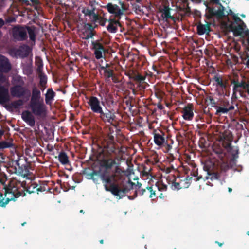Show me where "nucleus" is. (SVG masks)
Returning a JSON list of instances; mask_svg holds the SVG:
<instances>
[{
	"mask_svg": "<svg viewBox=\"0 0 249 249\" xmlns=\"http://www.w3.org/2000/svg\"><path fill=\"white\" fill-rule=\"evenodd\" d=\"M116 169L114 174L109 175L107 172H104L101 175V178L104 183L106 191L110 192L115 196L121 199L131 189L135 191L142 189V184L137 182V184L132 182L129 178L120 174Z\"/></svg>",
	"mask_w": 249,
	"mask_h": 249,
	"instance_id": "1",
	"label": "nucleus"
},
{
	"mask_svg": "<svg viewBox=\"0 0 249 249\" xmlns=\"http://www.w3.org/2000/svg\"><path fill=\"white\" fill-rule=\"evenodd\" d=\"M25 183L13 178L10 180L7 186H4V197L0 200V206L5 207L12 200L15 201L16 199L22 195L24 191Z\"/></svg>",
	"mask_w": 249,
	"mask_h": 249,
	"instance_id": "2",
	"label": "nucleus"
},
{
	"mask_svg": "<svg viewBox=\"0 0 249 249\" xmlns=\"http://www.w3.org/2000/svg\"><path fill=\"white\" fill-rule=\"evenodd\" d=\"M120 7L118 5L112 3H108L107 5L102 6V7L106 9L110 14L113 15V18L121 19L124 13L128 10V6L124 2L121 1L119 2Z\"/></svg>",
	"mask_w": 249,
	"mask_h": 249,
	"instance_id": "3",
	"label": "nucleus"
},
{
	"mask_svg": "<svg viewBox=\"0 0 249 249\" xmlns=\"http://www.w3.org/2000/svg\"><path fill=\"white\" fill-rule=\"evenodd\" d=\"M12 34L13 38L17 41H25L28 38L25 25L14 26L12 29Z\"/></svg>",
	"mask_w": 249,
	"mask_h": 249,
	"instance_id": "4",
	"label": "nucleus"
},
{
	"mask_svg": "<svg viewBox=\"0 0 249 249\" xmlns=\"http://www.w3.org/2000/svg\"><path fill=\"white\" fill-rule=\"evenodd\" d=\"M100 119L105 123H108L116 126L117 124V118L114 111L106 109L105 111L102 110L99 113Z\"/></svg>",
	"mask_w": 249,
	"mask_h": 249,
	"instance_id": "5",
	"label": "nucleus"
},
{
	"mask_svg": "<svg viewBox=\"0 0 249 249\" xmlns=\"http://www.w3.org/2000/svg\"><path fill=\"white\" fill-rule=\"evenodd\" d=\"M221 103L222 107L219 106L217 107V110L215 112L216 115L227 113L229 111L234 110L235 106H238V104L236 103V99L233 100L231 99V102L227 99H224L222 101Z\"/></svg>",
	"mask_w": 249,
	"mask_h": 249,
	"instance_id": "6",
	"label": "nucleus"
},
{
	"mask_svg": "<svg viewBox=\"0 0 249 249\" xmlns=\"http://www.w3.org/2000/svg\"><path fill=\"white\" fill-rule=\"evenodd\" d=\"M30 107L32 112L36 116H41L46 114V106L44 101L30 102Z\"/></svg>",
	"mask_w": 249,
	"mask_h": 249,
	"instance_id": "7",
	"label": "nucleus"
},
{
	"mask_svg": "<svg viewBox=\"0 0 249 249\" xmlns=\"http://www.w3.org/2000/svg\"><path fill=\"white\" fill-rule=\"evenodd\" d=\"M10 93L12 97L21 98L26 95H30V91L22 85H13L10 88Z\"/></svg>",
	"mask_w": 249,
	"mask_h": 249,
	"instance_id": "8",
	"label": "nucleus"
},
{
	"mask_svg": "<svg viewBox=\"0 0 249 249\" xmlns=\"http://www.w3.org/2000/svg\"><path fill=\"white\" fill-rule=\"evenodd\" d=\"M115 138L112 132L108 133L104 138V147L111 154L116 152Z\"/></svg>",
	"mask_w": 249,
	"mask_h": 249,
	"instance_id": "9",
	"label": "nucleus"
},
{
	"mask_svg": "<svg viewBox=\"0 0 249 249\" xmlns=\"http://www.w3.org/2000/svg\"><path fill=\"white\" fill-rule=\"evenodd\" d=\"M211 2L219 5V8L217 11L213 7H207L208 12L211 16H216L220 18L226 16L224 12L225 8L220 2L219 0H211Z\"/></svg>",
	"mask_w": 249,
	"mask_h": 249,
	"instance_id": "10",
	"label": "nucleus"
},
{
	"mask_svg": "<svg viewBox=\"0 0 249 249\" xmlns=\"http://www.w3.org/2000/svg\"><path fill=\"white\" fill-rule=\"evenodd\" d=\"M92 49L94 51V54L97 59H100L103 57V53L107 52V50L104 47L103 44L99 40L91 42Z\"/></svg>",
	"mask_w": 249,
	"mask_h": 249,
	"instance_id": "11",
	"label": "nucleus"
},
{
	"mask_svg": "<svg viewBox=\"0 0 249 249\" xmlns=\"http://www.w3.org/2000/svg\"><path fill=\"white\" fill-rule=\"evenodd\" d=\"M156 191L153 190L152 186H147L146 188L139 189V190L135 191L134 194L133 196H129L130 199V197H132V199H134L138 196H148L149 198L153 199L156 197Z\"/></svg>",
	"mask_w": 249,
	"mask_h": 249,
	"instance_id": "12",
	"label": "nucleus"
},
{
	"mask_svg": "<svg viewBox=\"0 0 249 249\" xmlns=\"http://www.w3.org/2000/svg\"><path fill=\"white\" fill-rule=\"evenodd\" d=\"M12 64L6 56L0 54V72L9 73L12 70Z\"/></svg>",
	"mask_w": 249,
	"mask_h": 249,
	"instance_id": "13",
	"label": "nucleus"
},
{
	"mask_svg": "<svg viewBox=\"0 0 249 249\" xmlns=\"http://www.w3.org/2000/svg\"><path fill=\"white\" fill-rule=\"evenodd\" d=\"M88 104L90 106L91 110L94 113L99 114L103 109L100 100L95 96H92L90 97Z\"/></svg>",
	"mask_w": 249,
	"mask_h": 249,
	"instance_id": "14",
	"label": "nucleus"
},
{
	"mask_svg": "<svg viewBox=\"0 0 249 249\" xmlns=\"http://www.w3.org/2000/svg\"><path fill=\"white\" fill-rule=\"evenodd\" d=\"M120 19H117L116 18H113L110 16L107 19L108 25L107 26V30L111 33H116L118 31V27H121V24L119 21Z\"/></svg>",
	"mask_w": 249,
	"mask_h": 249,
	"instance_id": "15",
	"label": "nucleus"
},
{
	"mask_svg": "<svg viewBox=\"0 0 249 249\" xmlns=\"http://www.w3.org/2000/svg\"><path fill=\"white\" fill-rule=\"evenodd\" d=\"M193 110L194 107L193 104H188L183 108L181 111L183 118L185 120H192L194 116Z\"/></svg>",
	"mask_w": 249,
	"mask_h": 249,
	"instance_id": "16",
	"label": "nucleus"
},
{
	"mask_svg": "<svg viewBox=\"0 0 249 249\" xmlns=\"http://www.w3.org/2000/svg\"><path fill=\"white\" fill-rule=\"evenodd\" d=\"M4 130L0 129V140H1L2 136L4 134ZM15 148V146L13 143V140L11 139L8 141H0V150H4L8 148Z\"/></svg>",
	"mask_w": 249,
	"mask_h": 249,
	"instance_id": "17",
	"label": "nucleus"
},
{
	"mask_svg": "<svg viewBox=\"0 0 249 249\" xmlns=\"http://www.w3.org/2000/svg\"><path fill=\"white\" fill-rule=\"evenodd\" d=\"M21 118L31 127L35 126L36 123L35 118L30 111L28 110L23 111L21 114Z\"/></svg>",
	"mask_w": 249,
	"mask_h": 249,
	"instance_id": "18",
	"label": "nucleus"
},
{
	"mask_svg": "<svg viewBox=\"0 0 249 249\" xmlns=\"http://www.w3.org/2000/svg\"><path fill=\"white\" fill-rule=\"evenodd\" d=\"M10 100L9 90L7 87L0 85V104H3Z\"/></svg>",
	"mask_w": 249,
	"mask_h": 249,
	"instance_id": "19",
	"label": "nucleus"
},
{
	"mask_svg": "<svg viewBox=\"0 0 249 249\" xmlns=\"http://www.w3.org/2000/svg\"><path fill=\"white\" fill-rule=\"evenodd\" d=\"M31 52L32 49L30 46L26 44L20 46L16 51L17 54L21 58L27 57Z\"/></svg>",
	"mask_w": 249,
	"mask_h": 249,
	"instance_id": "20",
	"label": "nucleus"
},
{
	"mask_svg": "<svg viewBox=\"0 0 249 249\" xmlns=\"http://www.w3.org/2000/svg\"><path fill=\"white\" fill-rule=\"evenodd\" d=\"M167 179L172 182L171 187L173 190H179L182 188V185H181L184 180H180L179 178H176L175 176L171 175L169 176L167 178Z\"/></svg>",
	"mask_w": 249,
	"mask_h": 249,
	"instance_id": "21",
	"label": "nucleus"
},
{
	"mask_svg": "<svg viewBox=\"0 0 249 249\" xmlns=\"http://www.w3.org/2000/svg\"><path fill=\"white\" fill-rule=\"evenodd\" d=\"M227 152L231 155V162L236 165L237 159L239 158V148L238 146L232 145L228 149Z\"/></svg>",
	"mask_w": 249,
	"mask_h": 249,
	"instance_id": "22",
	"label": "nucleus"
},
{
	"mask_svg": "<svg viewBox=\"0 0 249 249\" xmlns=\"http://www.w3.org/2000/svg\"><path fill=\"white\" fill-rule=\"evenodd\" d=\"M245 28L243 24L235 25L233 23H231L229 26V28L233 32L235 36H241Z\"/></svg>",
	"mask_w": 249,
	"mask_h": 249,
	"instance_id": "23",
	"label": "nucleus"
},
{
	"mask_svg": "<svg viewBox=\"0 0 249 249\" xmlns=\"http://www.w3.org/2000/svg\"><path fill=\"white\" fill-rule=\"evenodd\" d=\"M43 101V99L41 98V92L40 90L34 85L32 89V95L30 102Z\"/></svg>",
	"mask_w": 249,
	"mask_h": 249,
	"instance_id": "24",
	"label": "nucleus"
},
{
	"mask_svg": "<svg viewBox=\"0 0 249 249\" xmlns=\"http://www.w3.org/2000/svg\"><path fill=\"white\" fill-rule=\"evenodd\" d=\"M96 1L95 0H89V5L87 7H83L82 9V13L84 15H91L96 11Z\"/></svg>",
	"mask_w": 249,
	"mask_h": 249,
	"instance_id": "25",
	"label": "nucleus"
},
{
	"mask_svg": "<svg viewBox=\"0 0 249 249\" xmlns=\"http://www.w3.org/2000/svg\"><path fill=\"white\" fill-rule=\"evenodd\" d=\"M213 81L215 82L214 85L217 87L221 89H226L227 87V82L226 80L224 81L222 77L217 74L215 75L213 78Z\"/></svg>",
	"mask_w": 249,
	"mask_h": 249,
	"instance_id": "26",
	"label": "nucleus"
},
{
	"mask_svg": "<svg viewBox=\"0 0 249 249\" xmlns=\"http://www.w3.org/2000/svg\"><path fill=\"white\" fill-rule=\"evenodd\" d=\"M19 160V159L15 161V164L18 167V172L19 174L25 177V176H27L29 175V166L27 165H22L20 166Z\"/></svg>",
	"mask_w": 249,
	"mask_h": 249,
	"instance_id": "27",
	"label": "nucleus"
},
{
	"mask_svg": "<svg viewBox=\"0 0 249 249\" xmlns=\"http://www.w3.org/2000/svg\"><path fill=\"white\" fill-rule=\"evenodd\" d=\"M211 23L207 22L206 24L200 23L197 26V32L199 35H202L204 34H208L211 31Z\"/></svg>",
	"mask_w": 249,
	"mask_h": 249,
	"instance_id": "28",
	"label": "nucleus"
},
{
	"mask_svg": "<svg viewBox=\"0 0 249 249\" xmlns=\"http://www.w3.org/2000/svg\"><path fill=\"white\" fill-rule=\"evenodd\" d=\"M156 130H154L153 132L154 140L155 144L158 146L162 145L165 142V138L164 137V133L161 132L162 134L157 133Z\"/></svg>",
	"mask_w": 249,
	"mask_h": 249,
	"instance_id": "29",
	"label": "nucleus"
},
{
	"mask_svg": "<svg viewBox=\"0 0 249 249\" xmlns=\"http://www.w3.org/2000/svg\"><path fill=\"white\" fill-rule=\"evenodd\" d=\"M132 79L139 83V87L140 89H144L145 86L143 84H145V77L141 75L139 73H136L134 72L133 73V76H132Z\"/></svg>",
	"mask_w": 249,
	"mask_h": 249,
	"instance_id": "30",
	"label": "nucleus"
},
{
	"mask_svg": "<svg viewBox=\"0 0 249 249\" xmlns=\"http://www.w3.org/2000/svg\"><path fill=\"white\" fill-rule=\"evenodd\" d=\"M27 33L29 34L30 39L32 41H35L36 37V27L35 26H26Z\"/></svg>",
	"mask_w": 249,
	"mask_h": 249,
	"instance_id": "31",
	"label": "nucleus"
},
{
	"mask_svg": "<svg viewBox=\"0 0 249 249\" xmlns=\"http://www.w3.org/2000/svg\"><path fill=\"white\" fill-rule=\"evenodd\" d=\"M205 102L207 106L211 105L212 107L216 109V110H217V107H219L217 105L218 101L216 100L212 95L207 96L205 99Z\"/></svg>",
	"mask_w": 249,
	"mask_h": 249,
	"instance_id": "32",
	"label": "nucleus"
},
{
	"mask_svg": "<svg viewBox=\"0 0 249 249\" xmlns=\"http://www.w3.org/2000/svg\"><path fill=\"white\" fill-rule=\"evenodd\" d=\"M55 93L53 91L52 89H48L45 94V102L47 105H50L52 101L54 100Z\"/></svg>",
	"mask_w": 249,
	"mask_h": 249,
	"instance_id": "33",
	"label": "nucleus"
},
{
	"mask_svg": "<svg viewBox=\"0 0 249 249\" xmlns=\"http://www.w3.org/2000/svg\"><path fill=\"white\" fill-rule=\"evenodd\" d=\"M116 164L115 160L112 159L104 160L102 162V166L107 170L110 169Z\"/></svg>",
	"mask_w": 249,
	"mask_h": 249,
	"instance_id": "34",
	"label": "nucleus"
},
{
	"mask_svg": "<svg viewBox=\"0 0 249 249\" xmlns=\"http://www.w3.org/2000/svg\"><path fill=\"white\" fill-rule=\"evenodd\" d=\"M58 160L63 165H66L69 163L68 156L64 151H62L59 153L58 155Z\"/></svg>",
	"mask_w": 249,
	"mask_h": 249,
	"instance_id": "35",
	"label": "nucleus"
},
{
	"mask_svg": "<svg viewBox=\"0 0 249 249\" xmlns=\"http://www.w3.org/2000/svg\"><path fill=\"white\" fill-rule=\"evenodd\" d=\"M12 83L13 85L24 86L25 84L23 78L19 75H15L12 78Z\"/></svg>",
	"mask_w": 249,
	"mask_h": 249,
	"instance_id": "36",
	"label": "nucleus"
},
{
	"mask_svg": "<svg viewBox=\"0 0 249 249\" xmlns=\"http://www.w3.org/2000/svg\"><path fill=\"white\" fill-rule=\"evenodd\" d=\"M213 150L219 158H223L224 157V150L219 144L214 145L213 147Z\"/></svg>",
	"mask_w": 249,
	"mask_h": 249,
	"instance_id": "37",
	"label": "nucleus"
},
{
	"mask_svg": "<svg viewBox=\"0 0 249 249\" xmlns=\"http://www.w3.org/2000/svg\"><path fill=\"white\" fill-rule=\"evenodd\" d=\"M162 17L166 20L171 19L175 21V18L171 15L170 8L169 7H164L162 11Z\"/></svg>",
	"mask_w": 249,
	"mask_h": 249,
	"instance_id": "38",
	"label": "nucleus"
},
{
	"mask_svg": "<svg viewBox=\"0 0 249 249\" xmlns=\"http://www.w3.org/2000/svg\"><path fill=\"white\" fill-rule=\"evenodd\" d=\"M24 102L22 99H18L12 102L9 105L11 108L18 109L20 107L22 106Z\"/></svg>",
	"mask_w": 249,
	"mask_h": 249,
	"instance_id": "39",
	"label": "nucleus"
},
{
	"mask_svg": "<svg viewBox=\"0 0 249 249\" xmlns=\"http://www.w3.org/2000/svg\"><path fill=\"white\" fill-rule=\"evenodd\" d=\"M39 85L41 86L42 90H44L46 88V84L47 82V77L44 73H41L39 75Z\"/></svg>",
	"mask_w": 249,
	"mask_h": 249,
	"instance_id": "40",
	"label": "nucleus"
},
{
	"mask_svg": "<svg viewBox=\"0 0 249 249\" xmlns=\"http://www.w3.org/2000/svg\"><path fill=\"white\" fill-rule=\"evenodd\" d=\"M37 187L38 184L36 182H34L26 188V191L29 194L36 193L37 192Z\"/></svg>",
	"mask_w": 249,
	"mask_h": 249,
	"instance_id": "41",
	"label": "nucleus"
},
{
	"mask_svg": "<svg viewBox=\"0 0 249 249\" xmlns=\"http://www.w3.org/2000/svg\"><path fill=\"white\" fill-rule=\"evenodd\" d=\"M208 176L206 177V179H211V180L213 181L214 180L219 179L220 178V175L219 173L217 172H212L211 173L210 172H208Z\"/></svg>",
	"mask_w": 249,
	"mask_h": 249,
	"instance_id": "42",
	"label": "nucleus"
},
{
	"mask_svg": "<svg viewBox=\"0 0 249 249\" xmlns=\"http://www.w3.org/2000/svg\"><path fill=\"white\" fill-rule=\"evenodd\" d=\"M86 17H89L90 18V21L93 23H95L97 22L98 20H99V18L100 16L98 15L97 13L93 12V14H91V15H84Z\"/></svg>",
	"mask_w": 249,
	"mask_h": 249,
	"instance_id": "43",
	"label": "nucleus"
},
{
	"mask_svg": "<svg viewBox=\"0 0 249 249\" xmlns=\"http://www.w3.org/2000/svg\"><path fill=\"white\" fill-rule=\"evenodd\" d=\"M104 75L106 78L109 79L112 78V79L114 80V73L113 70L111 69H107L105 72H104Z\"/></svg>",
	"mask_w": 249,
	"mask_h": 249,
	"instance_id": "44",
	"label": "nucleus"
},
{
	"mask_svg": "<svg viewBox=\"0 0 249 249\" xmlns=\"http://www.w3.org/2000/svg\"><path fill=\"white\" fill-rule=\"evenodd\" d=\"M131 5L132 6L133 9L135 10V12L136 13L142 12L143 10L142 7L143 6L142 4L136 3V2H132Z\"/></svg>",
	"mask_w": 249,
	"mask_h": 249,
	"instance_id": "45",
	"label": "nucleus"
},
{
	"mask_svg": "<svg viewBox=\"0 0 249 249\" xmlns=\"http://www.w3.org/2000/svg\"><path fill=\"white\" fill-rule=\"evenodd\" d=\"M6 73L0 72V85L8 83V77L5 75Z\"/></svg>",
	"mask_w": 249,
	"mask_h": 249,
	"instance_id": "46",
	"label": "nucleus"
},
{
	"mask_svg": "<svg viewBox=\"0 0 249 249\" xmlns=\"http://www.w3.org/2000/svg\"><path fill=\"white\" fill-rule=\"evenodd\" d=\"M97 27V25L93 26L91 23H87L85 25V33L88 32H95L94 29Z\"/></svg>",
	"mask_w": 249,
	"mask_h": 249,
	"instance_id": "47",
	"label": "nucleus"
},
{
	"mask_svg": "<svg viewBox=\"0 0 249 249\" xmlns=\"http://www.w3.org/2000/svg\"><path fill=\"white\" fill-rule=\"evenodd\" d=\"M23 72L27 75H31L33 72L31 66L29 65H26L23 69Z\"/></svg>",
	"mask_w": 249,
	"mask_h": 249,
	"instance_id": "48",
	"label": "nucleus"
},
{
	"mask_svg": "<svg viewBox=\"0 0 249 249\" xmlns=\"http://www.w3.org/2000/svg\"><path fill=\"white\" fill-rule=\"evenodd\" d=\"M222 141H227L228 142H231L233 141L232 136L230 134L223 135L222 138H221Z\"/></svg>",
	"mask_w": 249,
	"mask_h": 249,
	"instance_id": "49",
	"label": "nucleus"
},
{
	"mask_svg": "<svg viewBox=\"0 0 249 249\" xmlns=\"http://www.w3.org/2000/svg\"><path fill=\"white\" fill-rule=\"evenodd\" d=\"M233 20H234V22L236 23L238 22H241V23L240 24H243L245 27H246V25L245 23L244 22V21L237 16L236 15H234L232 17Z\"/></svg>",
	"mask_w": 249,
	"mask_h": 249,
	"instance_id": "50",
	"label": "nucleus"
},
{
	"mask_svg": "<svg viewBox=\"0 0 249 249\" xmlns=\"http://www.w3.org/2000/svg\"><path fill=\"white\" fill-rule=\"evenodd\" d=\"M107 21V19H106L100 16L99 18V20H98L97 22H98L101 26H104Z\"/></svg>",
	"mask_w": 249,
	"mask_h": 249,
	"instance_id": "51",
	"label": "nucleus"
},
{
	"mask_svg": "<svg viewBox=\"0 0 249 249\" xmlns=\"http://www.w3.org/2000/svg\"><path fill=\"white\" fill-rule=\"evenodd\" d=\"M96 32H88L87 33H85V39H89V38H91L95 35Z\"/></svg>",
	"mask_w": 249,
	"mask_h": 249,
	"instance_id": "52",
	"label": "nucleus"
},
{
	"mask_svg": "<svg viewBox=\"0 0 249 249\" xmlns=\"http://www.w3.org/2000/svg\"><path fill=\"white\" fill-rule=\"evenodd\" d=\"M222 146L226 149L227 150L229 149L231 146V143L230 142H228L227 141H223L222 142Z\"/></svg>",
	"mask_w": 249,
	"mask_h": 249,
	"instance_id": "53",
	"label": "nucleus"
},
{
	"mask_svg": "<svg viewBox=\"0 0 249 249\" xmlns=\"http://www.w3.org/2000/svg\"><path fill=\"white\" fill-rule=\"evenodd\" d=\"M99 173L97 171H93L91 173H90L89 175L90 176V178L92 179L93 181H95V176H98Z\"/></svg>",
	"mask_w": 249,
	"mask_h": 249,
	"instance_id": "54",
	"label": "nucleus"
},
{
	"mask_svg": "<svg viewBox=\"0 0 249 249\" xmlns=\"http://www.w3.org/2000/svg\"><path fill=\"white\" fill-rule=\"evenodd\" d=\"M158 189L160 191H166L167 189V186L163 184H160L158 186Z\"/></svg>",
	"mask_w": 249,
	"mask_h": 249,
	"instance_id": "55",
	"label": "nucleus"
},
{
	"mask_svg": "<svg viewBox=\"0 0 249 249\" xmlns=\"http://www.w3.org/2000/svg\"><path fill=\"white\" fill-rule=\"evenodd\" d=\"M192 175H193L194 177H196L197 178L196 180V181L199 180L200 179L202 178V176L201 175L198 176V172L197 171H194L193 172V174H191Z\"/></svg>",
	"mask_w": 249,
	"mask_h": 249,
	"instance_id": "56",
	"label": "nucleus"
},
{
	"mask_svg": "<svg viewBox=\"0 0 249 249\" xmlns=\"http://www.w3.org/2000/svg\"><path fill=\"white\" fill-rule=\"evenodd\" d=\"M46 190V187L45 186H42L38 184L37 187V193L38 194L39 192H42Z\"/></svg>",
	"mask_w": 249,
	"mask_h": 249,
	"instance_id": "57",
	"label": "nucleus"
},
{
	"mask_svg": "<svg viewBox=\"0 0 249 249\" xmlns=\"http://www.w3.org/2000/svg\"><path fill=\"white\" fill-rule=\"evenodd\" d=\"M43 64H40L39 66H38L37 68V71L40 74L43 73H42V70H43Z\"/></svg>",
	"mask_w": 249,
	"mask_h": 249,
	"instance_id": "58",
	"label": "nucleus"
},
{
	"mask_svg": "<svg viewBox=\"0 0 249 249\" xmlns=\"http://www.w3.org/2000/svg\"><path fill=\"white\" fill-rule=\"evenodd\" d=\"M150 171V169H149L147 167L144 166L143 167V175L145 176H148L149 172Z\"/></svg>",
	"mask_w": 249,
	"mask_h": 249,
	"instance_id": "59",
	"label": "nucleus"
},
{
	"mask_svg": "<svg viewBox=\"0 0 249 249\" xmlns=\"http://www.w3.org/2000/svg\"><path fill=\"white\" fill-rule=\"evenodd\" d=\"M32 2L33 5H38L40 4L39 0H29Z\"/></svg>",
	"mask_w": 249,
	"mask_h": 249,
	"instance_id": "60",
	"label": "nucleus"
},
{
	"mask_svg": "<svg viewBox=\"0 0 249 249\" xmlns=\"http://www.w3.org/2000/svg\"><path fill=\"white\" fill-rule=\"evenodd\" d=\"M243 33L245 35L247 38L249 37V29H247L245 31L244 30Z\"/></svg>",
	"mask_w": 249,
	"mask_h": 249,
	"instance_id": "61",
	"label": "nucleus"
},
{
	"mask_svg": "<svg viewBox=\"0 0 249 249\" xmlns=\"http://www.w3.org/2000/svg\"><path fill=\"white\" fill-rule=\"evenodd\" d=\"M234 15H235L234 12L231 10L230 9L228 11H227V15H231L232 17Z\"/></svg>",
	"mask_w": 249,
	"mask_h": 249,
	"instance_id": "62",
	"label": "nucleus"
},
{
	"mask_svg": "<svg viewBox=\"0 0 249 249\" xmlns=\"http://www.w3.org/2000/svg\"><path fill=\"white\" fill-rule=\"evenodd\" d=\"M133 73H134V71L128 72V73L126 74V75H127L130 79H132V76H133Z\"/></svg>",
	"mask_w": 249,
	"mask_h": 249,
	"instance_id": "63",
	"label": "nucleus"
},
{
	"mask_svg": "<svg viewBox=\"0 0 249 249\" xmlns=\"http://www.w3.org/2000/svg\"><path fill=\"white\" fill-rule=\"evenodd\" d=\"M157 107L159 109H160V110L163 109L164 108V107L163 106V105L162 104H161L160 103H159L158 104Z\"/></svg>",
	"mask_w": 249,
	"mask_h": 249,
	"instance_id": "64",
	"label": "nucleus"
}]
</instances>
